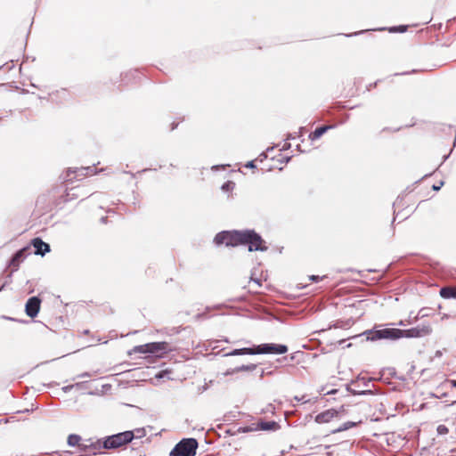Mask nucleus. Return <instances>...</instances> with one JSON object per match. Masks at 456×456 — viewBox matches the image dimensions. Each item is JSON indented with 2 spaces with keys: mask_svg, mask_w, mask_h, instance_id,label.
Instances as JSON below:
<instances>
[{
  "mask_svg": "<svg viewBox=\"0 0 456 456\" xmlns=\"http://www.w3.org/2000/svg\"><path fill=\"white\" fill-rule=\"evenodd\" d=\"M288 352V347L285 345L278 344H262L256 347H245L240 349H234L229 353V355H240V354H282Z\"/></svg>",
  "mask_w": 456,
  "mask_h": 456,
  "instance_id": "f257e3e1",
  "label": "nucleus"
},
{
  "mask_svg": "<svg viewBox=\"0 0 456 456\" xmlns=\"http://www.w3.org/2000/svg\"><path fill=\"white\" fill-rule=\"evenodd\" d=\"M169 351H171L169 343L161 341L135 346L128 354H151L157 357H161L164 354H167Z\"/></svg>",
  "mask_w": 456,
  "mask_h": 456,
  "instance_id": "f03ea898",
  "label": "nucleus"
},
{
  "mask_svg": "<svg viewBox=\"0 0 456 456\" xmlns=\"http://www.w3.org/2000/svg\"><path fill=\"white\" fill-rule=\"evenodd\" d=\"M133 431H125L116 435L107 436L103 439V447L105 450L118 449L129 444L134 438Z\"/></svg>",
  "mask_w": 456,
  "mask_h": 456,
  "instance_id": "7ed1b4c3",
  "label": "nucleus"
},
{
  "mask_svg": "<svg viewBox=\"0 0 456 456\" xmlns=\"http://www.w3.org/2000/svg\"><path fill=\"white\" fill-rule=\"evenodd\" d=\"M244 232L224 231L217 233L214 239L216 245L224 244L227 247L243 245Z\"/></svg>",
  "mask_w": 456,
  "mask_h": 456,
  "instance_id": "20e7f679",
  "label": "nucleus"
},
{
  "mask_svg": "<svg viewBox=\"0 0 456 456\" xmlns=\"http://www.w3.org/2000/svg\"><path fill=\"white\" fill-rule=\"evenodd\" d=\"M197 448L195 438H183L171 451L170 456H195Z\"/></svg>",
  "mask_w": 456,
  "mask_h": 456,
  "instance_id": "39448f33",
  "label": "nucleus"
},
{
  "mask_svg": "<svg viewBox=\"0 0 456 456\" xmlns=\"http://www.w3.org/2000/svg\"><path fill=\"white\" fill-rule=\"evenodd\" d=\"M402 334L403 333L400 329L386 328L382 330H370L368 332V338L370 340H396L402 338Z\"/></svg>",
  "mask_w": 456,
  "mask_h": 456,
  "instance_id": "423d86ee",
  "label": "nucleus"
},
{
  "mask_svg": "<svg viewBox=\"0 0 456 456\" xmlns=\"http://www.w3.org/2000/svg\"><path fill=\"white\" fill-rule=\"evenodd\" d=\"M433 329L428 322L421 323L409 330H401L402 338H418L427 337L431 334Z\"/></svg>",
  "mask_w": 456,
  "mask_h": 456,
  "instance_id": "0eeeda50",
  "label": "nucleus"
},
{
  "mask_svg": "<svg viewBox=\"0 0 456 456\" xmlns=\"http://www.w3.org/2000/svg\"><path fill=\"white\" fill-rule=\"evenodd\" d=\"M243 244H248V251L265 250L264 240L261 237L252 231L244 232Z\"/></svg>",
  "mask_w": 456,
  "mask_h": 456,
  "instance_id": "6e6552de",
  "label": "nucleus"
},
{
  "mask_svg": "<svg viewBox=\"0 0 456 456\" xmlns=\"http://www.w3.org/2000/svg\"><path fill=\"white\" fill-rule=\"evenodd\" d=\"M102 450H105L103 447V440H97L94 442L87 440L85 444H83L82 452L96 455L101 453Z\"/></svg>",
  "mask_w": 456,
  "mask_h": 456,
  "instance_id": "1a4fd4ad",
  "label": "nucleus"
},
{
  "mask_svg": "<svg viewBox=\"0 0 456 456\" xmlns=\"http://www.w3.org/2000/svg\"><path fill=\"white\" fill-rule=\"evenodd\" d=\"M41 300L37 297L28 298L26 303L25 311L28 316L34 318L40 310Z\"/></svg>",
  "mask_w": 456,
  "mask_h": 456,
  "instance_id": "9d476101",
  "label": "nucleus"
},
{
  "mask_svg": "<svg viewBox=\"0 0 456 456\" xmlns=\"http://www.w3.org/2000/svg\"><path fill=\"white\" fill-rule=\"evenodd\" d=\"M338 418V411L334 409L324 411L315 416V422L318 424H326Z\"/></svg>",
  "mask_w": 456,
  "mask_h": 456,
  "instance_id": "9b49d317",
  "label": "nucleus"
},
{
  "mask_svg": "<svg viewBox=\"0 0 456 456\" xmlns=\"http://www.w3.org/2000/svg\"><path fill=\"white\" fill-rule=\"evenodd\" d=\"M31 244L35 248V254L44 256L46 252L50 251L49 244L43 241L40 238L32 240Z\"/></svg>",
  "mask_w": 456,
  "mask_h": 456,
  "instance_id": "f8f14e48",
  "label": "nucleus"
},
{
  "mask_svg": "<svg viewBox=\"0 0 456 456\" xmlns=\"http://www.w3.org/2000/svg\"><path fill=\"white\" fill-rule=\"evenodd\" d=\"M280 428L279 424L275 421H260L256 424V429L260 430H276Z\"/></svg>",
  "mask_w": 456,
  "mask_h": 456,
  "instance_id": "ddd939ff",
  "label": "nucleus"
},
{
  "mask_svg": "<svg viewBox=\"0 0 456 456\" xmlns=\"http://www.w3.org/2000/svg\"><path fill=\"white\" fill-rule=\"evenodd\" d=\"M81 436L76 434H71L68 436L67 443L69 446H77L79 451L82 452L83 444L85 443H81Z\"/></svg>",
  "mask_w": 456,
  "mask_h": 456,
  "instance_id": "4468645a",
  "label": "nucleus"
},
{
  "mask_svg": "<svg viewBox=\"0 0 456 456\" xmlns=\"http://www.w3.org/2000/svg\"><path fill=\"white\" fill-rule=\"evenodd\" d=\"M27 250L26 248L17 251L15 255L12 256L10 265L12 266L15 270L19 268L20 262L23 260L24 253Z\"/></svg>",
  "mask_w": 456,
  "mask_h": 456,
  "instance_id": "2eb2a0df",
  "label": "nucleus"
},
{
  "mask_svg": "<svg viewBox=\"0 0 456 456\" xmlns=\"http://www.w3.org/2000/svg\"><path fill=\"white\" fill-rule=\"evenodd\" d=\"M439 294L444 298H456V287H452V286L443 287L440 289Z\"/></svg>",
  "mask_w": 456,
  "mask_h": 456,
  "instance_id": "dca6fc26",
  "label": "nucleus"
},
{
  "mask_svg": "<svg viewBox=\"0 0 456 456\" xmlns=\"http://www.w3.org/2000/svg\"><path fill=\"white\" fill-rule=\"evenodd\" d=\"M331 126H322L317 127L314 132L310 133L309 139L311 141H315L319 139L324 133H326L329 129H330Z\"/></svg>",
  "mask_w": 456,
  "mask_h": 456,
  "instance_id": "f3484780",
  "label": "nucleus"
},
{
  "mask_svg": "<svg viewBox=\"0 0 456 456\" xmlns=\"http://www.w3.org/2000/svg\"><path fill=\"white\" fill-rule=\"evenodd\" d=\"M361 422H362V420H358L355 422H353V421L346 422L343 425L339 426L338 428L334 429L332 431V433H338V432L345 431L350 428L355 427L358 423H361Z\"/></svg>",
  "mask_w": 456,
  "mask_h": 456,
  "instance_id": "a211bd4d",
  "label": "nucleus"
},
{
  "mask_svg": "<svg viewBox=\"0 0 456 456\" xmlns=\"http://www.w3.org/2000/svg\"><path fill=\"white\" fill-rule=\"evenodd\" d=\"M407 27L406 26H400V27H394L390 28V31L392 32H404L406 31Z\"/></svg>",
  "mask_w": 456,
  "mask_h": 456,
  "instance_id": "6ab92c4d",
  "label": "nucleus"
},
{
  "mask_svg": "<svg viewBox=\"0 0 456 456\" xmlns=\"http://www.w3.org/2000/svg\"><path fill=\"white\" fill-rule=\"evenodd\" d=\"M77 195H75V194H72V197H70L69 192H67V193H66V195H65V196H62L61 198H62V201H63V202H67V201H69V200H73L74 198H77Z\"/></svg>",
  "mask_w": 456,
  "mask_h": 456,
  "instance_id": "aec40b11",
  "label": "nucleus"
},
{
  "mask_svg": "<svg viewBox=\"0 0 456 456\" xmlns=\"http://www.w3.org/2000/svg\"><path fill=\"white\" fill-rule=\"evenodd\" d=\"M322 278H320L319 276H310V280L314 281H318L319 280H321Z\"/></svg>",
  "mask_w": 456,
  "mask_h": 456,
  "instance_id": "412c9836",
  "label": "nucleus"
},
{
  "mask_svg": "<svg viewBox=\"0 0 456 456\" xmlns=\"http://www.w3.org/2000/svg\"><path fill=\"white\" fill-rule=\"evenodd\" d=\"M446 430H447V428L444 426H439V428H438V431L440 433H443L444 431H446Z\"/></svg>",
  "mask_w": 456,
  "mask_h": 456,
  "instance_id": "4be33fe9",
  "label": "nucleus"
},
{
  "mask_svg": "<svg viewBox=\"0 0 456 456\" xmlns=\"http://www.w3.org/2000/svg\"><path fill=\"white\" fill-rule=\"evenodd\" d=\"M164 374H165V371L160 372V373H159V374H158L156 377H157V378H163V377H164Z\"/></svg>",
  "mask_w": 456,
  "mask_h": 456,
  "instance_id": "5701e85b",
  "label": "nucleus"
},
{
  "mask_svg": "<svg viewBox=\"0 0 456 456\" xmlns=\"http://www.w3.org/2000/svg\"><path fill=\"white\" fill-rule=\"evenodd\" d=\"M452 387H456V380H451L450 381Z\"/></svg>",
  "mask_w": 456,
  "mask_h": 456,
  "instance_id": "b1692460",
  "label": "nucleus"
},
{
  "mask_svg": "<svg viewBox=\"0 0 456 456\" xmlns=\"http://www.w3.org/2000/svg\"><path fill=\"white\" fill-rule=\"evenodd\" d=\"M241 369H243V370H248L249 368H248V367H244V366H243Z\"/></svg>",
  "mask_w": 456,
  "mask_h": 456,
  "instance_id": "393cba45",
  "label": "nucleus"
}]
</instances>
